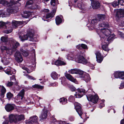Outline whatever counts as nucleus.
<instances>
[{
	"label": "nucleus",
	"instance_id": "nucleus-23",
	"mask_svg": "<svg viewBox=\"0 0 124 124\" xmlns=\"http://www.w3.org/2000/svg\"><path fill=\"white\" fill-rule=\"evenodd\" d=\"M76 57V55H74L73 53L71 52L68 54L67 58L69 60H74L75 61Z\"/></svg>",
	"mask_w": 124,
	"mask_h": 124
},
{
	"label": "nucleus",
	"instance_id": "nucleus-56",
	"mask_svg": "<svg viewBox=\"0 0 124 124\" xmlns=\"http://www.w3.org/2000/svg\"><path fill=\"white\" fill-rule=\"evenodd\" d=\"M29 51L28 50H26L24 52V56H27L29 55Z\"/></svg>",
	"mask_w": 124,
	"mask_h": 124
},
{
	"label": "nucleus",
	"instance_id": "nucleus-22",
	"mask_svg": "<svg viewBox=\"0 0 124 124\" xmlns=\"http://www.w3.org/2000/svg\"><path fill=\"white\" fill-rule=\"evenodd\" d=\"M22 24V22L13 20L12 22V25L13 28H16Z\"/></svg>",
	"mask_w": 124,
	"mask_h": 124
},
{
	"label": "nucleus",
	"instance_id": "nucleus-5",
	"mask_svg": "<svg viewBox=\"0 0 124 124\" xmlns=\"http://www.w3.org/2000/svg\"><path fill=\"white\" fill-rule=\"evenodd\" d=\"M87 100L89 101L94 104L97 103L99 99V97L97 94L94 95L91 94L86 95Z\"/></svg>",
	"mask_w": 124,
	"mask_h": 124
},
{
	"label": "nucleus",
	"instance_id": "nucleus-14",
	"mask_svg": "<svg viewBox=\"0 0 124 124\" xmlns=\"http://www.w3.org/2000/svg\"><path fill=\"white\" fill-rule=\"evenodd\" d=\"M124 17V9L118 10L116 12V18L118 21L120 18Z\"/></svg>",
	"mask_w": 124,
	"mask_h": 124
},
{
	"label": "nucleus",
	"instance_id": "nucleus-36",
	"mask_svg": "<svg viewBox=\"0 0 124 124\" xmlns=\"http://www.w3.org/2000/svg\"><path fill=\"white\" fill-rule=\"evenodd\" d=\"M31 52L32 53V61L33 62V63L34 64L35 63V61H36L35 51L34 49H33L31 51Z\"/></svg>",
	"mask_w": 124,
	"mask_h": 124
},
{
	"label": "nucleus",
	"instance_id": "nucleus-51",
	"mask_svg": "<svg viewBox=\"0 0 124 124\" xmlns=\"http://www.w3.org/2000/svg\"><path fill=\"white\" fill-rule=\"evenodd\" d=\"M124 88V81H123L120 84V86L119 87L120 89H122Z\"/></svg>",
	"mask_w": 124,
	"mask_h": 124
},
{
	"label": "nucleus",
	"instance_id": "nucleus-62",
	"mask_svg": "<svg viewBox=\"0 0 124 124\" xmlns=\"http://www.w3.org/2000/svg\"><path fill=\"white\" fill-rule=\"evenodd\" d=\"M7 24L2 22H0V28Z\"/></svg>",
	"mask_w": 124,
	"mask_h": 124
},
{
	"label": "nucleus",
	"instance_id": "nucleus-61",
	"mask_svg": "<svg viewBox=\"0 0 124 124\" xmlns=\"http://www.w3.org/2000/svg\"><path fill=\"white\" fill-rule=\"evenodd\" d=\"M81 44V46H82V48L85 49H87V46L84 44Z\"/></svg>",
	"mask_w": 124,
	"mask_h": 124
},
{
	"label": "nucleus",
	"instance_id": "nucleus-11",
	"mask_svg": "<svg viewBox=\"0 0 124 124\" xmlns=\"http://www.w3.org/2000/svg\"><path fill=\"white\" fill-rule=\"evenodd\" d=\"M46 2L48 1L49 0H44ZM59 4L58 0H51V7H54L53 11V14L51 15L52 16H53L55 15L57 8V5Z\"/></svg>",
	"mask_w": 124,
	"mask_h": 124
},
{
	"label": "nucleus",
	"instance_id": "nucleus-59",
	"mask_svg": "<svg viewBox=\"0 0 124 124\" xmlns=\"http://www.w3.org/2000/svg\"><path fill=\"white\" fill-rule=\"evenodd\" d=\"M103 102H101L99 104V107L100 108H101L105 106V104Z\"/></svg>",
	"mask_w": 124,
	"mask_h": 124
},
{
	"label": "nucleus",
	"instance_id": "nucleus-27",
	"mask_svg": "<svg viewBox=\"0 0 124 124\" xmlns=\"http://www.w3.org/2000/svg\"><path fill=\"white\" fill-rule=\"evenodd\" d=\"M16 8L13 7H10L7 10V11L11 13H16L17 12Z\"/></svg>",
	"mask_w": 124,
	"mask_h": 124
},
{
	"label": "nucleus",
	"instance_id": "nucleus-26",
	"mask_svg": "<svg viewBox=\"0 0 124 124\" xmlns=\"http://www.w3.org/2000/svg\"><path fill=\"white\" fill-rule=\"evenodd\" d=\"M47 116V113L46 112H44L41 113L40 116V120L41 121H44V120L46 119Z\"/></svg>",
	"mask_w": 124,
	"mask_h": 124
},
{
	"label": "nucleus",
	"instance_id": "nucleus-7",
	"mask_svg": "<svg viewBox=\"0 0 124 124\" xmlns=\"http://www.w3.org/2000/svg\"><path fill=\"white\" fill-rule=\"evenodd\" d=\"M76 90L78 92H76L74 94L76 98H80L86 93V91L84 89L78 88L76 89Z\"/></svg>",
	"mask_w": 124,
	"mask_h": 124
},
{
	"label": "nucleus",
	"instance_id": "nucleus-4",
	"mask_svg": "<svg viewBox=\"0 0 124 124\" xmlns=\"http://www.w3.org/2000/svg\"><path fill=\"white\" fill-rule=\"evenodd\" d=\"M101 44L102 45V48L103 49L105 52H103V54H104L105 56L104 57H105L107 55L108 53L107 52L109 51V49L108 47V44L107 43L105 42L106 40L103 38L102 36H101Z\"/></svg>",
	"mask_w": 124,
	"mask_h": 124
},
{
	"label": "nucleus",
	"instance_id": "nucleus-29",
	"mask_svg": "<svg viewBox=\"0 0 124 124\" xmlns=\"http://www.w3.org/2000/svg\"><path fill=\"white\" fill-rule=\"evenodd\" d=\"M54 64L56 65H65L66 63L64 62L57 60L54 62Z\"/></svg>",
	"mask_w": 124,
	"mask_h": 124
},
{
	"label": "nucleus",
	"instance_id": "nucleus-53",
	"mask_svg": "<svg viewBox=\"0 0 124 124\" xmlns=\"http://www.w3.org/2000/svg\"><path fill=\"white\" fill-rule=\"evenodd\" d=\"M117 2L118 5L120 4L121 5H123L124 4V1L123 0H117Z\"/></svg>",
	"mask_w": 124,
	"mask_h": 124
},
{
	"label": "nucleus",
	"instance_id": "nucleus-52",
	"mask_svg": "<svg viewBox=\"0 0 124 124\" xmlns=\"http://www.w3.org/2000/svg\"><path fill=\"white\" fill-rule=\"evenodd\" d=\"M95 54L96 56V58L101 57V54L99 51L96 52Z\"/></svg>",
	"mask_w": 124,
	"mask_h": 124
},
{
	"label": "nucleus",
	"instance_id": "nucleus-32",
	"mask_svg": "<svg viewBox=\"0 0 124 124\" xmlns=\"http://www.w3.org/2000/svg\"><path fill=\"white\" fill-rule=\"evenodd\" d=\"M38 117L36 116H33L31 117H30V120L33 123H35L37 122L38 121Z\"/></svg>",
	"mask_w": 124,
	"mask_h": 124
},
{
	"label": "nucleus",
	"instance_id": "nucleus-3",
	"mask_svg": "<svg viewBox=\"0 0 124 124\" xmlns=\"http://www.w3.org/2000/svg\"><path fill=\"white\" fill-rule=\"evenodd\" d=\"M73 4H72L71 2H69V6H71L72 5L78 8L81 10H83L85 8V5L81 2V0H72Z\"/></svg>",
	"mask_w": 124,
	"mask_h": 124
},
{
	"label": "nucleus",
	"instance_id": "nucleus-8",
	"mask_svg": "<svg viewBox=\"0 0 124 124\" xmlns=\"http://www.w3.org/2000/svg\"><path fill=\"white\" fill-rule=\"evenodd\" d=\"M23 89H22L15 97V100L17 104H19L23 103Z\"/></svg>",
	"mask_w": 124,
	"mask_h": 124
},
{
	"label": "nucleus",
	"instance_id": "nucleus-35",
	"mask_svg": "<svg viewBox=\"0 0 124 124\" xmlns=\"http://www.w3.org/2000/svg\"><path fill=\"white\" fill-rule=\"evenodd\" d=\"M10 80L11 82H9L7 84V86H10L12 85L13 84L14 82L13 81V80L16 81V78H10Z\"/></svg>",
	"mask_w": 124,
	"mask_h": 124
},
{
	"label": "nucleus",
	"instance_id": "nucleus-9",
	"mask_svg": "<svg viewBox=\"0 0 124 124\" xmlns=\"http://www.w3.org/2000/svg\"><path fill=\"white\" fill-rule=\"evenodd\" d=\"M18 3L17 0H11L9 3L6 0H0V3L5 6H9L14 5Z\"/></svg>",
	"mask_w": 124,
	"mask_h": 124
},
{
	"label": "nucleus",
	"instance_id": "nucleus-34",
	"mask_svg": "<svg viewBox=\"0 0 124 124\" xmlns=\"http://www.w3.org/2000/svg\"><path fill=\"white\" fill-rule=\"evenodd\" d=\"M99 27H107L108 26V25L107 23H105L102 22L101 23V22L99 24Z\"/></svg>",
	"mask_w": 124,
	"mask_h": 124
},
{
	"label": "nucleus",
	"instance_id": "nucleus-24",
	"mask_svg": "<svg viewBox=\"0 0 124 124\" xmlns=\"http://www.w3.org/2000/svg\"><path fill=\"white\" fill-rule=\"evenodd\" d=\"M62 18L63 17L62 15L58 16L56 17L55 21L57 25H59L62 23Z\"/></svg>",
	"mask_w": 124,
	"mask_h": 124
},
{
	"label": "nucleus",
	"instance_id": "nucleus-46",
	"mask_svg": "<svg viewBox=\"0 0 124 124\" xmlns=\"http://www.w3.org/2000/svg\"><path fill=\"white\" fill-rule=\"evenodd\" d=\"M10 67H9V69H8L6 70H5L4 71L6 74L9 75H11V72L10 70Z\"/></svg>",
	"mask_w": 124,
	"mask_h": 124
},
{
	"label": "nucleus",
	"instance_id": "nucleus-10",
	"mask_svg": "<svg viewBox=\"0 0 124 124\" xmlns=\"http://www.w3.org/2000/svg\"><path fill=\"white\" fill-rule=\"evenodd\" d=\"M52 10L51 12L50 13H47L49 11V10L48 9H44L42 11V14H46V15H45L43 16L42 19L44 21H46L45 19H47L50 17H53L54 15L53 16H51L52 14H53V10L54 7H52Z\"/></svg>",
	"mask_w": 124,
	"mask_h": 124
},
{
	"label": "nucleus",
	"instance_id": "nucleus-21",
	"mask_svg": "<svg viewBox=\"0 0 124 124\" xmlns=\"http://www.w3.org/2000/svg\"><path fill=\"white\" fill-rule=\"evenodd\" d=\"M1 49L2 50H5L6 51V52L9 54H11L12 53V51L10 50L11 48H10V47H9L8 48L5 46H2L1 47Z\"/></svg>",
	"mask_w": 124,
	"mask_h": 124
},
{
	"label": "nucleus",
	"instance_id": "nucleus-1",
	"mask_svg": "<svg viewBox=\"0 0 124 124\" xmlns=\"http://www.w3.org/2000/svg\"><path fill=\"white\" fill-rule=\"evenodd\" d=\"M105 16L104 15L99 14L96 18L92 19L90 23L91 25L89 26V24H87L89 30H91L93 29H96L97 32L101 38V36L106 39L107 37L109 36L111 33V31L108 29H98L96 28V24L98 22L101 21L104 19Z\"/></svg>",
	"mask_w": 124,
	"mask_h": 124
},
{
	"label": "nucleus",
	"instance_id": "nucleus-12",
	"mask_svg": "<svg viewBox=\"0 0 124 124\" xmlns=\"http://www.w3.org/2000/svg\"><path fill=\"white\" fill-rule=\"evenodd\" d=\"M76 58L75 61L78 63H82L84 64H86L88 63L87 60L82 55H76Z\"/></svg>",
	"mask_w": 124,
	"mask_h": 124
},
{
	"label": "nucleus",
	"instance_id": "nucleus-45",
	"mask_svg": "<svg viewBox=\"0 0 124 124\" xmlns=\"http://www.w3.org/2000/svg\"><path fill=\"white\" fill-rule=\"evenodd\" d=\"M70 90L72 92L75 91L76 88H75L72 85H69L68 86Z\"/></svg>",
	"mask_w": 124,
	"mask_h": 124
},
{
	"label": "nucleus",
	"instance_id": "nucleus-41",
	"mask_svg": "<svg viewBox=\"0 0 124 124\" xmlns=\"http://www.w3.org/2000/svg\"><path fill=\"white\" fill-rule=\"evenodd\" d=\"M33 3V2L32 0L28 1L26 3L25 6L27 8H30V7L29 6L31 5Z\"/></svg>",
	"mask_w": 124,
	"mask_h": 124
},
{
	"label": "nucleus",
	"instance_id": "nucleus-47",
	"mask_svg": "<svg viewBox=\"0 0 124 124\" xmlns=\"http://www.w3.org/2000/svg\"><path fill=\"white\" fill-rule=\"evenodd\" d=\"M13 96V94L10 92H8L7 94V97L8 99L12 98Z\"/></svg>",
	"mask_w": 124,
	"mask_h": 124
},
{
	"label": "nucleus",
	"instance_id": "nucleus-19",
	"mask_svg": "<svg viewBox=\"0 0 124 124\" xmlns=\"http://www.w3.org/2000/svg\"><path fill=\"white\" fill-rule=\"evenodd\" d=\"M113 75L115 78H124V71H115Z\"/></svg>",
	"mask_w": 124,
	"mask_h": 124
},
{
	"label": "nucleus",
	"instance_id": "nucleus-57",
	"mask_svg": "<svg viewBox=\"0 0 124 124\" xmlns=\"http://www.w3.org/2000/svg\"><path fill=\"white\" fill-rule=\"evenodd\" d=\"M30 88L29 86L25 87L24 86V91H26L30 89Z\"/></svg>",
	"mask_w": 124,
	"mask_h": 124
},
{
	"label": "nucleus",
	"instance_id": "nucleus-50",
	"mask_svg": "<svg viewBox=\"0 0 124 124\" xmlns=\"http://www.w3.org/2000/svg\"><path fill=\"white\" fill-rule=\"evenodd\" d=\"M1 40L4 42H7L8 40L7 38L4 37H2L1 38Z\"/></svg>",
	"mask_w": 124,
	"mask_h": 124
},
{
	"label": "nucleus",
	"instance_id": "nucleus-28",
	"mask_svg": "<svg viewBox=\"0 0 124 124\" xmlns=\"http://www.w3.org/2000/svg\"><path fill=\"white\" fill-rule=\"evenodd\" d=\"M1 90V94L0 96L2 98L4 97V94L6 92V90L5 88L3 86L0 85V90Z\"/></svg>",
	"mask_w": 124,
	"mask_h": 124
},
{
	"label": "nucleus",
	"instance_id": "nucleus-43",
	"mask_svg": "<svg viewBox=\"0 0 124 124\" xmlns=\"http://www.w3.org/2000/svg\"><path fill=\"white\" fill-rule=\"evenodd\" d=\"M112 6L114 7H118V3L117 2V0H115L113 2L111 3Z\"/></svg>",
	"mask_w": 124,
	"mask_h": 124
},
{
	"label": "nucleus",
	"instance_id": "nucleus-15",
	"mask_svg": "<svg viewBox=\"0 0 124 124\" xmlns=\"http://www.w3.org/2000/svg\"><path fill=\"white\" fill-rule=\"evenodd\" d=\"M91 5L94 9H97L99 8L101 6L99 1L96 0H91Z\"/></svg>",
	"mask_w": 124,
	"mask_h": 124
},
{
	"label": "nucleus",
	"instance_id": "nucleus-55",
	"mask_svg": "<svg viewBox=\"0 0 124 124\" xmlns=\"http://www.w3.org/2000/svg\"><path fill=\"white\" fill-rule=\"evenodd\" d=\"M77 72V74L80 75H82L84 73L83 71L79 69H78Z\"/></svg>",
	"mask_w": 124,
	"mask_h": 124
},
{
	"label": "nucleus",
	"instance_id": "nucleus-44",
	"mask_svg": "<svg viewBox=\"0 0 124 124\" xmlns=\"http://www.w3.org/2000/svg\"><path fill=\"white\" fill-rule=\"evenodd\" d=\"M68 100L70 102H72L75 100L74 96L72 95H70L69 97Z\"/></svg>",
	"mask_w": 124,
	"mask_h": 124
},
{
	"label": "nucleus",
	"instance_id": "nucleus-2",
	"mask_svg": "<svg viewBox=\"0 0 124 124\" xmlns=\"http://www.w3.org/2000/svg\"><path fill=\"white\" fill-rule=\"evenodd\" d=\"M9 118L10 123H17L23 119V115H19L11 114L9 116Z\"/></svg>",
	"mask_w": 124,
	"mask_h": 124
},
{
	"label": "nucleus",
	"instance_id": "nucleus-17",
	"mask_svg": "<svg viewBox=\"0 0 124 124\" xmlns=\"http://www.w3.org/2000/svg\"><path fill=\"white\" fill-rule=\"evenodd\" d=\"M66 78L68 80L71 81V82H74L75 83H77V81L76 78H60L61 80V82L62 84H66Z\"/></svg>",
	"mask_w": 124,
	"mask_h": 124
},
{
	"label": "nucleus",
	"instance_id": "nucleus-54",
	"mask_svg": "<svg viewBox=\"0 0 124 124\" xmlns=\"http://www.w3.org/2000/svg\"><path fill=\"white\" fill-rule=\"evenodd\" d=\"M83 80L85 81L86 83H88L89 81L90 82L91 78H83Z\"/></svg>",
	"mask_w": 124,
	"mask_h": 124
},
{
	"label": "nucleus",
	"instance_id": "nucleus-49",
	"mask_svg": "<svg viewBox=\"0 0 124 124\" xmlns=\"http://www.w3.org/2000/svg\"><path fill=\"white\" fill-rule=\"evenodd\" d=\"M118 23L120 26L122 27L124 26V21H122L120 20L119 21Z\"/></svg>",
	"mask_w": 124,
	"mask_h": 124
},
{
	"label": "nucleus",
	"instance_id": "nucleus-25",
	"mask_svg": "<svg viewBox=\"0 0 124 124\" xmlns=\"http://www.w3.org/2000/svg\"><path fill=\"white\" fill-rule=\"evenodd\" d=\"M12 60V59L4 57L2 59V62L5 65L8 64L10 61Z\"/></svg>",
	"mask_w": 124,
	"mask_h": 124
},
{
	"label": "nucleus",
	"instance_id": "nucleus-33",
	"mask_svg": "<svg viewBox=\"0 0 124 124\" xmlns=\"http://www.w3.org/2000/svg\"><path fill=\"white\" fill-rule=\"evenodd\" d=\"M67 99L64 97L60 98L59 100L60 102L63 105H65L67 103Z\"/></svg>",
	"mask_w": 124,
	"mask_h": 124
},
{
	"label": "nucleus",
	"instance_id": "nucleus-58",
	"mask_svg": "<svg viewBox=\"0 0 124 124\" xmlns=\"http://www.w3.org/2000/svg\"><path fill=\"white\" fill-rule=\"evenodd\" d=\"M22 33L23 34V32L21 33L19 32V37L21 41H23V35H22Z\"/></svg>",
	"mask_w": 124,
	"mask_h": 124
},
{
	"label": "nucleus",
	"instance_id": "nucleus-63",
	"mask_svg": "<svg viewBox=\"0 0 124 124\" xmlns=\"http://www.w3.org/2000/svg\"><path fill=\"white\" fill-rule=\"evenodd\" d=\"M65 75L66 78H72V76L68 73H65Z\"/></svg>",
	"mask_w": 124,
	"mask_h": 124
},
{
	"label": "nucleus",
	"instance_id": "nucleus-6",
	"mask_svg": "<svg viewBox=\"0 0 124 124\" xmlns=\"http://www.w3.org/2000/svg\"><path fill=\"white\" fill-rule=\"evenodd\" d=\"M34 35V33L32 32L31 31L29 30L27 34H26L24 36V41L27 40L29 37L30 39V40L32 41H36L35 38H33Z\"/></svg>",
	"mask_w": 124,
	"mask_h": 124
},
{
	"label": "nucleus",
	"instance_id": "nucleus-13",
	"mask_svg": "<svg viewBox=\"0 0 124 124\" xmlns=\"http://www.w3.org/2000/svg\"><path fill=\"white\" fill-rule=\"evenodd\" d=\"M74 105L77 112L79 115L81 116L83 113L81 104L77 102H75L74 103Z\"/></svg>",
	"mask_w": 124,
	"mask_h": 124
},
{
	"label": "nucleus",
	"instance_id": "nucleus-48",
	"mask_svg": "<svg viewBox=\"0 0 124 124\" xmlns=\"http://www.w3.org/2000/svg\"><path fill=\"white\" fill-rule=\"evenodd\" d=\"M96 58L97 61L99 63H101L103 60V58L102 57Z\"/></svg>",
	"mask_w": 124,
	"mask_h": 124
},
{
	"label": "nucleus",
	"instance_id": "nucleus-20",
	"mask_svg": "<svg viewBox=\"0 0 124 124\" xmlns=\"http://www.w3.org/2000/svg\"><path fill=\"white\" fill-rule=\"evenodd\" d=\"M11 44L12 46L11 45L10 47V48H11L10 50H12V51H13V49H15L19 45V43L14 40L12 41Z\"/></svg>",
	"mask_w": 124,
	"mask_h": 124
},
{
	"label": "nucleus",
	"instance_id": "nucleus-42",
	"mask_svg": "<svg viewBox=\"0 0 124 124\" xmlns=\"http://www.w3.org/2000/svg\"><path fill=\"white\" fill-rule=\"evenodd\" d=\"M39 8V6L38 5L33 4L32 7H30V9L33 10H36L38 9Z\"/></svg>",
	"mask_w": 124,
	"mask_h": 124
},
{
	"label": "nucleus",
	"instance_id": "nucleus-31",
	"mask_svg": "<svg viewBox=\"0 0 124 124\" xmlns=\"http://www.w3.org/2000/svg\"><path fill=\"white\" fill-rule=\"evenodd\" d=\"M32 87L34 89H36L37 90H42L44 88L43 86H42L37 84L32 85Z\"/></svg>",
	"mask_w": 124,
	"mask_h": 124
},
{
	"label": "nucleus",
	"instance_id": "nucleus-18",
	"mask_svg": "<svg viewBox=\"0 0 124 124\" xmlns=\"http://www.w3.org/2000/svg\"><path fill=\"white\" fill-rule=\"evenodd\" d=\"M15 106V104H6L5 107L6 110L8 112H10L13 110Z\"/></svg>",
	"mask_w": 124,
	"mask_h": 124
},
{
	"label": "nucleus",
	"instance_id": "nucleus-30",
	"mask_svg": "<svg viewBox=\"0 0 124 124\" xmlns=\"http://www.w3.org/2000/svg\"><path fill=\"white\" fill-rule=\"evenodd\" d=\"M32 68L31 66H24V70L26 71L27 73H29L32 71Z\"/></svg>",
	"mask_w": 124,
	"mask_h": 124
},
{
	"label": "nucleus",
	"instance_id": "nucleus-16",
	"mask_svg": "<svg viewBox=\"0 0 124 124\" xmlns=\"http://www.w3.org/2000/svg\"><path fill=\"white\" fill-rule=\"evenodd\" d=\"M15 56L16 60L18 62L21 63L23 61V57L19 52L17 51L15 54Z\"/></svg>",
	"mask_w": 124,
	"mask_h": 124
},
{
	"label": "nucleus",
	"instance_id": "nucleus-39",
	"mask_svg": "<svg viewBox=\"0 0 124 124\" xmlns=\"http://www.w3.org/2000/svg\"><path fill=\"white\" fill-rule=\"evenodd\" d=\"M31 13L29 12H24V18H27L31 15Z\"/></svg>",
	"mask_w": 124,
	"mask_h": 124
},
{
	"label": "nucleus",
	"instance_id": "nucleus-40",
	"mask_svg": "<svg viewBox=\"0 0 124 124\" xmlns=\"http://www.w3.org/2000/svg\"><path fill=\"white\" fill-rule=\"evenodd\" d=\"M78 69H71L69 70L68 71L69 73H71L72 74H77V72Z\"/></svg>",
	"mask_w": 124,
	"mask_h": 124
},
{
	"label": "nucleus",
	"instance_id": "nucleus-37",
	"mask_svg": "<svg viewBox=\"0 0 124 124\" xmlns=\"http://www.w3.org/2000/svg\"><path fill=\"white\" fill-rule=\"evenodd\" d=\"M115 35L114 34L111 35L107 38V40L109 43L111 41H112L114 39Z\"/></svg>",
	"mask_w": 124,
	"mask_h": 124
},
{
	"label": "nucleus",
	"instance_id": "nucleus-64",
	"mask_svg": "<svg viewBox=\"0 0 124 124\" xmlns=\"http://www.w3.org/2000/svg\"><path fill=\"white\" fill-rule=\"evenodd\" d=\"M119 34L121 38L124 39V34L121 32Z\"/></svg>",
	"mask_w": 124,
	"mask_h": 124
},
{
	"label": "nucleus",
	"instance_id": "nucleus-60",
	"mask_svg": "<svg viewBox=\"0 0 124 124\" xmlns=\"http://www.w3.org/2000/svg\"><path fill=\"white\" fill-rule=\"evenodd\" d=\"M25 123L26 124H33L30 119L29 120H26Z\"/></svg>",
	"mask_w": 124,
	"mask_h": 124
},
{
	"label": "nucleus",
	"instance_id": "nucleus-38",
	"mask_svg": "<svg viewBox=\"0 0 124 124\" xmlns=\"http://www.w3.org/2000/svg\"><path fill=\"white\" fill-rule=\"evenodd\" d=\"M51 76L52 78H58L60 77V75L57 74L55 71L51 73Z\"/></svg>",
	"mask_w": 124,
	"mask_h": 124
}]
</instances>
